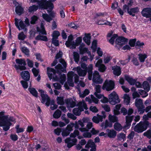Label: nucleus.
<instances>
[{"instance_id": "1", "label": "nucleus", "mask_w": 151, "mask_h": 151, "mask_svg": "<svg viewBox=\"0 0 151 151\" xmlns=\"http://www.w3.org/2000/svg\"><path fill=\"white\" fill-rule=\"evenodd\" d=\"M5 111H4L0 112V127H3V130L7 131L9 130L12 125L11 122L15 121L14 118L9 115H5Z\"/></svg>"}, {"instance_id": "2", "label": "nucleus", "mask_w": 151, "mask_h": 151, "mask_svg": "<svg viewBox=\"0 0 151 151\" xmlns=\"http://www.w3.org/2000/svg\"><path fill=\"white\" fill-rule=\"evenodd\" d=\"M55 69L49 67L47 68V74L50 80L53 79L55 81H58L59 78L56 75L61 74L62 72L65 73L66 72V69L63 67L60 64H58L55 67Z\"/></svg>"}, {"instance_id": "3", "label": "nucleus", "mask_w": 151, "mask_h": 151, "mask_svg": "<svg viewBox=\"0 0 151 151\" xmlns=\"http://www.w3.org/2000/svg\"><path fill=\"white\" fill-rule=\"evenodd\" d=\"M43 0L41 1V6L42 7V9H47V12L49 14V15L52 18V19L55 17V14L52 11L54 7L53 4L51 2L49 1L45 2Z\"/></svg>"}, {"instance_id": "4", "label": "nucleus", "mask_w": 151, "mask_h": 151, "mask_svg": "<svg viewBox=\"0 0 151 151\" xmlns=\"http://www.w3.org/2000/svg\"><path fill=\"white\" fill-rule=\"evenodd\" d=\"M149 124V122L147 121H141L135 126L134 130L138 133L142 132L146 130Z\"/></svg>"}, {"instance_id": "5", "label": "nucleus", "mask_w": 151, "mask_h": 151, "mask_svg": "<svg viewBox=\"0 0 151 151\" xmlns=\"http://www.w3.org/2000/svg\"><path fill=\"white\" fill-rule=\"evenodd\" d=\"M109 101L111 105H115L120 102L119 96L115 91H113L109 95Z\"/></svg>"}, {"instance_id": "6", "label": "nucleus", "mask_w": 151, "mask_h": 151, "mask_svg": "<svg viewBox=\"0 0 151 151\" xmlns=\"http://www.w3.org/2000/svg\"><path fill=\"white\" fill-rule=\"evenodd\" d=\"M114 82L111 80H106L103 84L102 88L107 91L113 90L115 87Z\"/></svg>"}, {"instance_id": "7", "label": "nucleus", "mask_w": 151, "mask_h": 151, "mask_svg": "<svg viewBox=\"0 0 151 151\" xmlns=\"http://www.w3.org/2000/svg\"><path fill=\"white\" fill-rule=\"evenodd\" d=\"M16 63L19 65H14V67L17 70H24L26 69L25 66L27 65L24 59H17L16 60Z\"/></svg>"}, {"instance_id": "8", "label": "nucleus", "mask_w": 151, "mask_h": 151, "mask_svg": "<svg viewBox=\"0 0 151 151\" xmlns=\"http://www.w3.org/2000/svg\"><path fill=\"white\" fill-rule=\"evenodd\" d=\"M65 143L67 144V147L70 148L73 146L76 145L77 142V139L76 138L71 139L70 137H68L65 140Z\"/></svg>"}, {"instance_id": "9", "label": "nucleus", "mask_w": 151, "mask_h": 151, "mask_svg": "<svg viewBox=\"0 0 151 151\" xmlns=\"http://www.w3.org/2000/svg\"><path fill=\"white\" fill-rule=\"evenodd\" d=\"M82 103L81 102L78 103V108H74L73 111V114L76 116H79L81 114V112L84 110V109L82 107Z\"/></svg>"}, {"instance_id": "10", "label": "nucleus", "mask_w": 151, "mask_h": 151, "mask_svg": "<svg viewBox=\"0 0 151 151\" xmlns=\"http://www.w3.org/2000/svg\"><path fill=\"white\" fill-rule=\"evenodd\" d=\"M19 20L17 18L14 19V24L15 25L19 30H21L20 27L22 29H24L26 28V26L23 22L22 20H21L19 22Z\"/></svg>"}, {"instance_id": "11", "label": "nucleus", "mask_w": 151, "mask_h": 151, "mask_svg": "<svg viewBox=\"0 0 151 151\" xmlns=\"http://www.w3.org/2000/svg\"><path fill=\"white\" fill-rule=\"evenodd\" d=\"M127 42V39L123 37H119L116 38L115 41L116 44L120 46L124 45Z\"/></svg>"}, {"instance_id": "12", "label": "nucleus", "mask_w": 151, "mask_h": 151, "mask_svg": "<svg viewBox=\"0 0 151 151\" xmlns=\"http://www.w3.org/2000/svg\"><path fill=\"white\" fill-rule=\"evenodd\" d=\"M142 16L146 18L151 17V8H144L141 12Z\"/></svg>"}, {"instance_id": "13", "label": "nucleus", "mask_w": 151, "mask_h": 151, "mask_svg": "<svg viewBox=\"0 0 151 151\" xmlns=\"http://www.w3.org/2000/svg\"><path fill=\"white\" fill-rule=\"evenodd\" d=\"M38 91L40 92V96L41 97V101L42 104H45L46 101L50 97L44 93L45 91L43 90L42 89H39L38 90Z\"/></svg>"}, {"instance_id": "14", "label": "nucleus", "mask_w": 151, "mask_h": 151, "mask_svg": "<svg viewBox=\"0 0 151 151\" xmlns=\"http://www.w3.org/2000/svg\"><path fill=\"white\" fill-rule=\"evenodd\" d=\"M65 102L67 107H69L73 108L76 106V102L73 101L71 98L65 99Z\"/></svg>"}, {"instance_id": "15", "label": "nucleus", "mask_w": 151, "mask_h": 151, "mask_svg": "<svg viewBox=\"0 0 151 151\" xmlns=\"http://www.w3.org/2000/svg\"><path fill=\"white\" fill-rule=\"evenodd\" d=\"M112 69L113 70V74L116 76H119L121 74V68L120 66L117 65L112 67Z\"/></svg>"}, {"instance_id": "16", "label": "nucleus", "mask_w": 151, "mask_h": 151, "mask_svg": "<svg viewBox=\"0 0 151 151\" xmlns=\"http://www.w3.org/2000/svg\"><path fill=\"white\" fill-rule=\"evenodd\" d=\"M20 74L22 78L24 80L29 81L30 78V75L28 71H22L21 73Z\"/></svg>"}, {"instance_id": "17", "label": "nucleus", "mask_w": 151, "mask_h": 151, "mask_svg": "<svg viewBox=\"0 0 151 151\" xmlns=\"http://www.w3.org/2000/svg\"><path fill=\"white\" fill-rule=\"evenodd\" d=\"M133 116H126V124L124 127L127 129L129 128L131 125V122L133 119Z\"/></svg>"}, {"instance_id": "18", "label": "nucleus", "mask_w": 151, "mask_h": 151, "mask_svg": "<svg viewBox=\"0 0 151 151\" xmlns=\"http://www.w3.org/2000/svg\"><path fill=\"white\" fill-rule=\"evenodd\" d=\"M139 9L137 7L131 8L128 10V13L133 17L135 16V14L139 12Z\"/></svg>"}, {"instance_id": "19", "label": "nucleus", "mask_w": 151, "mask_h": 151, "mask_svg": "<svg viewBox=\"0 0 151 151\" xmlns=\"http://www.w3.org/2000/svg\"><path fill=\"white\" fill-rule=\"evenodd\" d=\"M76 71L78 75L81 77L85 76L87 73V70H82L80 66L77 67Z\"/></svg>"}, {"instance_id": "20", "label": "nucleus", "mask_w": 151, "mask_h": 151, "mask_svg": "<svg viewBox=\"0 0 151 151\" xmlns=\"http://www.w3.org/2000/svg\"><path fill=\"white\" fill-rule=\"evenodd\" d=\"M124 78L131 85H134L136 82V80L133 79L127 75H124Z\"/></svg>"}, {"instance_id": "21", "label": "nucleus", "mask_w": 151, "mask_h": 151, "mask_svg": "<svg viewBox=\"0 0 151 151\" xmlns=\"http://www.w3.org/2000/svg\"><path fill=\"white\" fill-rule=\"evenodd\" d=\"M93 66L92 64H90L88 66V70H87V72L88 73V78L89 80H91L92 78V76L93 75Z\"/></svg>"}, {"instance_id": "22", "label": "nucleus", "mask_w": 151, "mask_h": 151, "mask_svg": "<svg viewBox=\"0 0 151 151\" xmlns=\"http://www.w3.org/2000/svg\"><path fill=\"white\" fill-rule=\"evenodd\" d=\"M108 133V136L110 138H114L116 135V132L113 129H108L107 130Z\"/></svg>"}, {"instance_id": "23", "label": "nucleus", "mask_w": 151, "mask_h": 151, "mask_svg": "<svg viewBox=\"0 0 151 151\" xmlns=\"http://www.w3.org/2000/svg\"><path fill=\"white\" fill-rule=\"evenodd\" d=\"M91 39V34L90 33H85V36L83 37V41L87 44L89 45L90 43V39Z\"/></svg>"}, {"instance_id": "24", "label": "nucleus", "mask_w": 151, "mask_h": 151, "mask_svg": "<svg viewBox=\"0 0 151 151\" xmlns=\"http://www.w3.org/2000/svg\"><path fill=\"white\" fill-rule=\"evenodd\" d=\"M28 90L36 98L38 97V93L35 88L30 87L28 88Z\"/></svg>"}, {"instance_id": "25", "label": "nucleus", "mask_w": 151, "mask_h": 151, "mask_svg": "<svg viewBox=\"0 0 151 151\" xmlns=\"http://www.w3.org/2000/svg\"><path fill=\"white\" fill-rule=\"evenodd\" d=\"M15 11L16 14L19 15L24 13V9L20 5H18L16 7Z\"/></svg>"}, {"instance_id": "26", "label": "nucleus", "mask_w": 151, "mask_h": 151, "mask_svg": "<svg viewBox=\"0 0 151 151\" xmlns=\"http://www.w3.org/2000/svg\"><path fill=\"white\" fill-rule=\"evenodd\" d=\"M135 106L137 108L141 106L144 107L143 105L142 100L141 99H136L135 101Z\"/></svg>"}, {"instance_id": "27", "label": "nucleus", "mask_w": 151, "mask_h": 151, "mask_svg": "<svg viewBox=\"0 0 151 151\" xmlns=\"http://www.w3.org/2000/svg\"><path fill=\"white\" fill-rule=\"evenodd\" d=\"M105 20H99L97 21V23L98 25H106L109 26L112 25V24L109 22L106 21V22H104Z\"/></svg>"}, {"instance_id": "28", "label": "nucleus", "mask_w": 151, "mask_h": 151, "mask_svg": "<svg viewBox=\"0 0 151 151\" xmlns=\"http://www.w3.org/2000/svg\"><path fill=\"white\" fill-rule=\"evenodd\" d=\"M142 86L143 88L145 91L147 92H148L150 91V86L147 81H144L142 83Z\"/></svg>"}, {"instance_id": "29", "label": "nucleus", "mask_w": 151, "mask_h": 151, "mask_svg": "<svg viewBox=\"0 0 151 151\" xmlns=\"http://www.w3.org/2000/svg\"><path fill=\"white\" fill-rule=\"evenodd\" d=\"M126 136L125 134L123 132L117 135V139L121 141L122 139L124 141L126 139Z\"/></svg>"}, {"instance_id": "30", "label": "nucleus", "mask_w": 151, "mask_h": 151, "mask_svg": "<svg viewBox=\"0 0 151 151\" xmlns=\"http://www.w3.org/2000/svg\"><path fill=\"white\" fill-rule=\"evenodd\" d=\"M114 128L117 131H120L122 129V127L119 123L118 122H116L114 124Z\"/></svg>"}, {"instance_id": "31", "label": "nucleus", "mask_w": 151, "mask_h": 151, "mask_svg": "<svg viewBox=\"0 0 151 151\" xmlns=\"http://www.w3.org/2000/svg\"><path fill=\"white\" fill-rule=\"evenodd\" d=\"M82 45H81L79 47V52L80 53L81 55H83L85 53L88 52V49L86 47H82Z\"/></svg>"}, {"instance_id": "32", "label": "nucleus", "mask_w": 151, "mask_h": 151, "mask_svg": "<svg viewBox=\"0 0 151 151\" xmlns=\"http://www.w3.org/2000/svg\"><path fill=\"white\" fill-rule=\"evenodd\" d=\"M61 114V111L58 109L54 112L53 114V117L55 119H58L60 116Z\"/></svg>"}, {"instance_id": "33", "label": "nucleus", "mask_w": 151, "mask_h": 151, "mask_svg": "<svg viewBox=\"0 0 151 151\" xmlns=\"http://www.w3.org/2000/svg\"><path fill=\"white\" fill-rule=\"evenodd\" d=\"M43 18L47 22H50L52 20V18L47 14H43L42 15Z\"/></svg>"}, {"instance_id": "34", "label": "nucleus", "mask_w": 151, "mask_h": 151, "mask_svg": "<svg viewBox=\"0 0 151 151\" xmlns=\"http://www.w3.org/2000/svg\"><path fill=\"white\" fill-rule=\"evenodd\" d=\"M139 59L141 63H143L146 58L147 57V55L146 54H139L138 55Z\"/></svg>"}, {"instance_id": "35", "label": "nucleus", "mask_w": 151, "mask_h": 151, "mask_svg": "<svg viewBox=\"0 0 151 151\" xmlns=\"http://www.w3.org/2000/svg\"><path fill=\"white\" fill-rule=\"evenodd\" d=\"M73 56L75 61L78 63L79 60V55L78 53L76 52H74Z\"/></svg>"}, {"instance_id": "36", "label": "nucleus", "mask_w": 151, "mask_h": 151, "mask_svg": "<svg viewBox=\"0 0 151 151\" xmlns=\"http://www.w3.org/2000/svg\"><path fill=\"white\" fill-rule=\"evenodd\" d=\"M147 92L145 90L142 89L139 90V93L142 96V98H145L148 96Z\"/></svg>"}, {"instance_id": "37", "label": "nucleus", "mask_w": 151, "mask_h": 151, "mask_svg": "<svg viewBox=\"0 0 151 151\" xmlns=\"http://www.w3.org/2000/svg\"><path fill=\"white\" fill-rule=\"evenodd\" d=\"M109 115V119L110 122L112 123H114L115 122H117L118 121V119L117 117L115 116H111Z\"/></svg>"}, {"instance_id": "38", "label": "nucleus", "mask_w": 151, "mask_h": 151, "mask_svg": "<svg viewBox=\"0 0 151 151\" xmlns=\"http://www.w3.org/2000/svg\"><path fill=\"white\" fill-rule=\"evenodd\" d=\"M145 44L143 42H141L140 41L138 40L136 42L135 48L137 49H140Z\"/></svg>"}, {"instance_id": "39", "label": "nucleus", "mask_w": 151, "mask_h": 151, "mask_svg": "<svg viewBox=\"0 0 151 151\" xmlns=\"http://www.w3.org/2000/svg\"><path fill=\"white\" fill-rule=\"evenodd\" d=\"M118 37L117 34H114L112 35L110 39L109 40V42L111 45H113L115 39Z\"/></svg>"}, {"instance_id": "40", "label": "nucleus", "mask_w": 151, "mask_h": 151, "mask_svg": "<svg viewBox=\"0 0 151 151\" xmlns=\"http://www.w3.org/2000/svg\"><path fill=\"white\" fill-rule=\"evenodd\" d=\"M93 81L94 83L96 84H101L102 83L103 80L100 76L93 80Z\"/></svg>"}, {"instance_id": "41", "label": "nucleus", "mask_w": 151, "mask_h": 151, "mask_svg": "<svg viewBox=\"0 0 151 151\" xmlns=\"http://www.w3.org/2000/svg\"><path fill=\"white\" fill-rule=\"evenodd\" d=\"M38 7L37 6L32 5L29 7V12H35L38 9Z\"/></svg>"}, {"instance_id": "42", "label": "nucleus", "mask_w": 151, "mask_h": 151, "mask_svg": "<svg viewBox=\"0 0 151 151\" xmlns=\"http://www.w3.org/2000/svg\"><path fill=\"white\" fill-rule=\"evenodd\" d=\"M57 103L59 105H63L64 104L63 97L58 96L57 98Z\"/></svg>"}, {"instance_id": "43", "label": "nucleus", "mask_w": 151, "mask_h": 151, "mask_svg": "<svg viewBox=\"0 0 151 151\" xmlns=\"http://www.w3.org/2000/svg\"><path fill=\"white\" fill-rule=\"evenodd\" d=\"M16 130V132L17 133L23 132L24 131V129L23 128H19V125L17 124L15 127Z\"/></svg>"}, {"instance_id": "44", "label": "nucleus", "mask_w": 151, "mask_h": 151, "mask_svg": "<svg viewBox=\"0 0 151 151\" xmlns=\"http://www.w3.org/2000/svg\"><path fill=\"white\" fill-rule=\"evenodd\" d=\"M70 132L67 129H62V135L63 137H67L69 135L70 133Z\"/></svg>"}, {"instance_id": "45", "label": "nucleus", "mask_w": 151, "mask_h": 151, "mask_svg": "<svg viewBox=\"0 0 151 151\" xmlns=\"http://www.w3.org/2000/svg\"><path fill=\"white\" fill-rule=\"evenodd\" d=\"M21 50L22 52L25 55L27 56L29 55V51L27 47H22L21 48Z\"/></svg>"}, {"instance_id": "46", "label": "nucleus", "mask_w": 151, "mask_h": 151, "mask_svg": "<svg viewBox=\"0 0 151 151\" xmlns=\"http://www.w3.org/2000/svg\"><path fill=\"white\" fill-rule=\"evenodd\" d=\"M26 36L23 32L19 33L18 35V39L19 40H23L26 38Z\"/></svg>"}, {"instance_id": "47", "label": "nucleus", "mask_w": 151, "mask_h": 151, "mask_svg": "<svg viewBox=\"0 0 151 151\" xmlns=\"http://www.w3.org/2000/svg\"><path fill=\"white\" fill-rule=\"evenodd\" d=\"M32 72L35 77H37L39 75L40 72L39 69H37L35 68H34L32 69Z\"/></svg>"}, {"instance_id": "48", "label": "nucleus", "mask_w": 151, "mask_h": 151, "mask_svg": "<svg viewBox=\"0 0 151 151\" xmlns=\"http://www.w3.org/2000/svg\"><path fill=\"white\" fill-rule=\"evenodd\" d=\"M136 40V39L130 40L129 44L130 47H133L135 46Z\"/></svg>"}, {"instance_id": "49", "label": "nucleus", "mask_w": 151, "mask_h": 151, "mask_svg": "<svg viewBox=\"0 0 151 151\" xmlns=\"http://www.w3.org/2000/svg\"><path fill=\"white\" fill-rule=\"evenodd\" d=\"M28 81L22 80L20 81V83L23 87L24 89L27 88L28 87V83L27 82Z\"/></svg>"}, {"instance_id": "50", "label": "nucleus", "mask_w": 151, "mask_h": 151, "mask_svg": "<svg viewBox=\"0 0 151 151\" xmlns=\"http://www.w3.org/2000/svg\"><path fill=\"white\" fill-rule=\"evenodd\" d=\"M90 147L91 148V149H94L96 148V145L95 143L91 139L88 141Z\"/></svg>"}, {"instance_id": "51", "label": "nucleus", "mask_w": 151, "mask_h": 151, "mask_svg": "<svg viewBox=\"0 0 151 151\" xmlns=\"http://www.w3.org/2000/svg\"><path fill=\"white\" fill-rule=\"evenodd\" d=\"M60 35V33L58 31H54L52 35V38L58 39Z\"/></svg>"}, {"instance_id": "52", "label": "nucleus", "mask_w": 151, "mask_h": 151, "mask_svg": "<svg viewBox=\"0 0 151 151\" xmlns=\"http://www.w3.org/2000/svg\"><path fill=\"white\" fill-rule=\"evenodd\" d=\"M60 17L62 18H64L65 17V12L64 11L65 10V8L63 6H62L60 7Z\"/></svg>"}, {"instance_id": "53", "label": "nucleus", "mask_w": 151, "mask_h": 151, "mask_svg": "<svg viewBox=\"0 0 151 151\" xmlns=\"http://www.w3.org/2000/svg\"><path fill=\"white\" fill-rule=\"evenodd\" d=\"M132 62L133 64L136 66H138L139 65V63L137 58H136L133 57L132 60Z\"/></svg>"}, {"instance_id": "54", "label": "nucleus", "mask_w": 151, "mask_h": 151, "mask_svg": "<svg viewBox=\"0 0 151 151\" xmlns=\"http://www.w3.org/2000/svg\"><path fill=\"white\" fill-rule=\"evenodd\" d=\"M99 71L101 72H104L106 69L105 65L104 64L98 67Z\"/></svg>"}, {"instance_id": "55", "label": "nucleus", "mask_w": 151, "mask_h": 151, "mask_svg": "<svg viewBox=\"0 0 151 151\" xmlns=\"http://www.w3.org/2000/svg\"><path fill=\"white\" fill-rule=\"evenodd\" d=\"M124 100L126 101V102L127 104H129L130 103V97L129 95L127 94H124Z\"/></svg>"}, {"instance_id": "56", "label": "nucleus", "mask_w": 151, "mask_h": 151, "mask_svg": "<svg viewBox=\"0 0 151 151\" xmlns=\"http://www.w3.org/2000/svg\"><path fill=\"white\" fill-rule=\"evenodd\" d=\"M37 17L36 16L34 15L31 18L30 23L31 24H35L37 20Z\"/></svg>"}, {"instance_id": "57", "label": "nucleus", "mask_w": 151, "mask_h": 151, "mask_svg": "<svg viewBox=\"0 0 151 151\" xmlns=\"http://www.w3.org/2000/svg\"><path fill=\"white\" fill-rule=\"evenodd\" d=\"M72 73L68 74V78H67V81L68 82H72L73 81V72L72 71Z\"/></svg>"}, {"instance_id": "58", "label": "nucleus", "mask_w": 151, "mask_h": 151, "mask_svg": "<svg viewBox=\"0 0 151 151\" xmlns=\"http://www.w3.org/2000/svg\"><path fill=\"white\" fill-rule=\"evenodd\" d=\"M62 131V129L61 128H57L54 130V133L58 136L60 135V133Z\"/></svg>"}, {"instance_id": "59", "label": "nucleus", "mask_w": 151, "mask_h": 151, "mask_svg": "<svg viewBox=\"0 0 151 151\" xmlns=\"http://www.w3.org/2000/svg\"><path fill=\"white\" fill-rule=\"evenodd\" d=\"M57 39L52 38V43L55 46H58L59 45V41L57 40Z\"/></svg>"}, {"instance_id": "60", "label": "nucleus", "mask_w": 151, "mask_h": 151, "mask_svg": "<svg viewBox=\"0 0 151 151\" xmlns=\"http://www.w3.org/2000/svg\"><path fill=\"white\" fill-rule=\"evenodd\" d=\"M10 137L11 139L14 141H16L18 139V137L17 135L15 134H11L10 135Z\"/></svg>"}, {"instance_id": "61", "label": "nucleus", "mask_w": 151, "mask_h": 151, "mask_svg": "<svg viewBox=\"0 0 151 151\" xmlns=\"http://www.w3.org/2000/svg\"><path fill=\"white\" fill-rule=\"evenodd\" d=\"M67 116L69 118H70L71 119H72L73 120H76L77 117L76 116H75L74 114L70 113H68L67 114Z\"/></svg>"}, {"instance_id": "62", "label": "nucleus", "mask_w": 151, "mask_h": 151, "mask_svg": "<svg viewBox=\"0 0 151 151\" xmlns=\"http://www.w3.org/2000/svg\"><path fill=\"white\" fill-rule=\"evenodd\" d=\"M112 126V124L111 122H109L107 120H106L105 121V128H106L108 127H111Z\"/></svg>"}, {"instance_id": "63", "label": "nucleus", "mask_w": 151, "mask_h": 151, "mask_svg": "<svg viewBox=\"0 0 151 151\" xmlns=\"http://www.w3.org/2000/svg\"><path fill=\"white\" fill-rule=\"evenodd\" d=\"M144 135L146 136L148 138L150 139L151 138V130H149L146 132L144 133Z\"/></svg>"}, {"instance_id": "64", "label": "nucleus", "mask_w": 151, "mask_h": 151, "mask_svg": "<svg viewBox=\"0 0 151 151\" xmlns=\"http://www.w3.org/2000/svg\"><path fill=\"white\" fill-rule=\"evenodd\" d=\"M27 64L28 66L30 68H32L33 66V63L32 61L27 58Z\"/></svg>"}]
</instances>
